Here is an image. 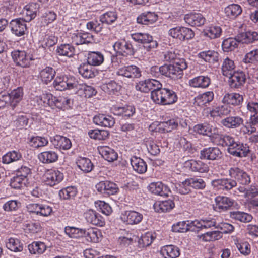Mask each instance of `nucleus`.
Instances as JSON below:
<instances>
[{
	"label": "nucleus",
	"instance_id": "1",
	"mask_svg": "<svg viewBox=\"0 0 258 258\" xmlns=\"http://www.w3.org/2000/svg\"><path fill=\"white\" fill-rule=\"evenodd\" d=\"M219 144L222 146H227L228 153L235 157H244L247 156L250 150L249 146L245 143L236 141L235 139L230 135H221Z\"/></svg>",
	"mask_w": 258,
	"mask_h": 258
},
{
	"label": "nucleus",
	"instance_id": "2",
	"mask_svg": "<svg viewBox=\"0 0 258 258\" xmlns=\"http://www.w3.org/2000/svg\"><path fill=\"white\" fill-rule=\"evenodd\" d=\"M178 99L176 93L173 90L162 88L152 94V100L156 104L168 105L175 103Z\"/></svg>",
	"mask_w": 258,
	"mask_h": 258
},
{
	"label": "nucleus",
	"instance_id": "3",
	"mask_svg": "<svg viewBox=\"0 0 258 258\" xmlns=\"http://www.w3.org/2000/svg\"><path fill=\"white\" fill-rule=\"evenodd\" d=\"M77 85H78L77 79L71 76H57L53 82L54 87L56 90L59 91L75 89Z\"/></svg>",
	"mask_w": 258,
	"mask_h": 258
},
{
	"label": "nucleus",
	"instance_id": "4",
	"mask_svg": "<svg viewBox=\"0 0 258 258\" xmlns=\"http://www.w3.org/2000/svg\"><path fill=\"white\" fill-rule=\"evenodd\" d=\"M131 38L136 42L143 44H147L145 46L148 51H151L156 48L158 46V42L153 40V37L150 34L146 33L137 32L131 34Z\"/></svg>",
	"mask_w": 258,
	"mask_h": 258
},
{
	"label": "nucleus",
	"instance_id": "5",
	"mask_svg": "<svg viewBox=\"0 0 258 258\" xmlns=\"http://www.w3.org/2000/svg\"><path fill=\"white\" fill-rule=\"evenodd\" d=\"M11 56L16 64L22 68L29 67L33 60L32 55L24 50H14L11 52Z\"/></svg>",
	"mask_w": 258,
	"mask_h": 258
},
{
	"label": "nucleus",
	"instance_id": "6",
	"mask_svg": "<svg viewBox=\"0 0 258 258\" xmlns=\"http://www.w3.org/2000/svg\"><path fill=\"white\" fill-rule=\"evenodd\" d=\"M63 173L57 169H49L46 171L42 176V180L45 184L54 186L60 183L63 179Z\"/></svg>",
	"mask_w": 258,
	"mask_h": 258
},
{
	"label": "nucleus",
	"instance_id": "7",
	"mask_svg": "<svg viewBox=\"0 0 258 258\" xmlns=\"http://www.w3.org/2000/svg\"><path fill=\"white\" fill-rule=\"evenodd\" d=\"M26 208L28 212L42 217H48L53 212L52 207L45 204L30 203L27 205Z\"/></svg>",
	"mask_w": 258,
	"mask_h": 258
},
{
	"label": "nucleus",
	"instance_id": "8",
	"mask_svg": "<svg viewBox=\"0 0 258 258\" xmlns=\"http://www.w3.org/2000/svg\"><path fill=\"white\" fill-rule=\"evenodd\" d=\"M143 218L142 213L134 210L124 211L120 216V220L125 225H137L142 221Z\"/></svg>",
	"mask_w": 258,
	"mask_h": 258
},
{
	"label": "nucleus",
	"instance_id": "9",
	"mask_svg": "<svg viewBox=\"0 0 258 258\" xmlns=\"http://www.w3.org/2000/svg\"><path fill=\"white\" fill-rule=\"evenodd\" d=\"M113 47L115 51L122 56L133 55L135 53V49L132 43L124 39L118 40L114 44Z\"/></svg>",
	"mask_w": 258,
	"mask_h": 258
},
{
	"label": "nucleus",
	"instance_id": "10",
	"mask_svg": "<svg viewBox=\"0 0 258 258\" xmlns=\"http://www.w3.org/2000/svg\"><path fill=\"white\" fill-rule=\"evenodd\" d=\"M117 76L131 79L139 78L141 76V71L135 65H129L120 67L116 71Z\"/></svg>",
	"mask_w": 258,
	"mask_h": 258
},
{
	"label": "nucleus",
	"instance_id": "11",
	"mask_svg": "<svg viewBox=\"0 0 258 258\" xmlns=\"http://www.w3.org/2000/svg\"><path fill=\"white\" fill-rule=\"evenodd\" d=\"M72 43L76 45L92 43L94 42L93 36L87 32L76 31L70 34Z\"/></svg>",
	"mask_w": 258,
	"mask_h": 258
},
{
	"label": "nucleus",
	"instance_id": "12",
	"mask_svg": "<svg viewBox=\"0 0 258 258\" xmlns=\"http://www.w3.org/2000/svg\"><path fill=\"white\" fill-rule=\"evenodd\" d=\"M211 184L215 190L221 191L229 190L237 185V182L230 178H223L212 181Z\"/></svg>",
	"mask_w": 258,
	"mask_h": 258
},
{
	"label": "nucleus",
	"instance_id": "13",
	"mask_svg": "<svg viewBox=\"0 0 258 258\" xmlns=\"http://www.w3.org/2000/svg\"><path fill=\"white\" fill-rule=\"evenodd\" d=\"M187 67L185 59L177 60L175 63L170 64V78L174 80L181 78L183 75V70L186 69Z\"/></svg>",
	"mask_w": 258,
	"mask_h": 258
},
{
	"label": "nucleus",
	"instance_id": "14",
	"mask_svg": "<svg viewBox=\"0 0 258 258\" xmlns=\"http://www.w3.org/2000/svg\"><path fill=\"white\" fill-rule=\"evenodd\" d=\"M27 22L23 18H17L11 20L10 27L13 34L16 36H23L27 30Z\"/></svg>",
	"mask_w": 258,
	"mask_h": 258
},
{
	"label": "nucleus",
	"instance_id": "15",
	"mask_svg": "<svg viewBox=\"0 0 258 258\" xmlns=\"http://www.w3.org/2000/svg\"><path fill=\"white\" fill-rule=\"evenodd\" d=\"M96 190L100 193L107 195L116 194L118 191L117 185L109 181H101L95 185Z\"/></svg>",
	"mask_w": 258,
	"mask_h": 258
},
{
	"label": "nucleus",
	"instance_id": "16",
	"mask_svg": "<svg viewBox=\"0 0 258 258\" xmlns=\"http://www.w3.org/2000/svg\"><path fill=\"white\" fill-rule=\"evenodd\" d=\"M228 77H229V84L231 88H240L246 81V75L242 71H235Z\"/></svg>",
	"mask_w": 258,
	"mask_h": 258
},
{
	"label": "nucleus",
	"instance_id": "17",
	"mask_svg": "<svg viewBox=\"0 0 258 258\" xmlns=\"http://www.w3.org/2000/svg\"><path fill=\"white\" fill-rule=\"evenodd\" d=\"M215 204L214 205V209L218 212H221L229 209L234 205V201L230 198L218 196L215 199Z\"/></svg>",
	"mask_w": 258,
	"mask_h": 258
},
{
	"label": "nucleus",
	"instance_id": "18",
	"mask_svg": "<svg viewBox=\"0 0 258 258\" xmlns=\"http://www.w3.org/2000/svg\"><path fill=\"white\" fill-rule=\"evenodd\" d=\"M50 142L55 148L59 150H67L72 147V143L69 138L59 135L51 137Z\"/></svg>",
	"mask_w": 258,
	"mask_h": 258
},
{
	"label": "nucleus",
	"instance_id": "19",
	"mask_svg": "<svg viewBox=\"0 0 258 258\" xmlns=\"http://www.w3.org/2000/svg\"><path fill=\"white\" fill-rule=\"evenodd\" d=\"M221 152L217 147H208L204 148L200 151L201 159L215 160L220 158Z\"/></svg>",
	"mask_w": 258,
	"mask_h": 258
},
{
	"label": "nucleus",
	"instance_id": "20",
	"mask_svg": "<svg viewBox=\"0 0 258 258\" xmlns=\"http://www.w3.org/2000/svg\"><path fill=\"white\" fill-rule=\"evenodd\" d=\"M110 110L115 115L129 117L135 114L136 109L133 105H127L124 106L114 105L111 107Z\"/></svg>",
	"mask_w": 258,
	"mask_h": 258
},
{
	"label": "nucleus",
	"instance_id": "21",
	"mask_svg": "<svg viewBox=\"0 0 258 258\" xmlns=\"http://www.w3.org/2000/svg\"><path fill=\"white\" fill-rule=\"evenodd\" d=\"M185 22L191 26H201L206 21L203 16L198 13H190L185 15L184 17Z\"/></svg>",
	"mask_w": 258,
	"mask_h": 258
},
{
	"label": "nucleus",
	"instance_id": "22",
	"mask_svg": "<svg viewBox=\"0 0 258 258\" xmlns=\"http://www.w3.org/2000/svg\"><path fill=\"white\" fill-rule=\"evenodd\" d=\"M93 122L99 126L111 127L115 123L113 117L106 114H98L93 117Z\"/></svg>",
	"mask_w": 258,
	"mask_h": 258
},
{
	"label": "nucleus",
	"instance_id": "23",
	"mask_svg": "<svg viewBox=\"0 0 258 258\" xmlns=\"http://www.w3.org/2000/svg\"><path fill=\"white\" fill-rule=\"evenodd\" d=\"M148 189L151 193L160 196H167L170 192L169 187L161 182L150 183Z\"/></svg>",
	"mask_w": 258,
	"mask_h": 258
},
{
	"label": "nucleus",
	"instance_id": "24",
	"mask_svg": "<svg viewBox=\"0 0 258 258\" xmlns=\"http://www.w3.org/2000/svg\"><path fill=\"white\" fill-rule=\"evenodd\" d=\"M210 83V78L207 76L202 75L194 77L188 81L189 86L195 88H206Z\"/></svg>",
	"mask_w": 258,
	"mask_h": 258
},
{
	"label": "nucleus",
	"instance_id": "25",
	"mask_svg": "<svg viewBox=\"0 0 258 258\" xmlns=\"http://www.w3.org/2000/svg\"><path fill=\"white\" fill-rule=\"evenodd\" d=\"M194 130L197 133L203 135L211 136L212 135H215L219 136V137H220V136L217 134V130L208 123H205L197 124L194 126Z\"/></svg>",
	"mask_w": 258,
	"mask_h": 258
},
{
	"label": "nucleus",
	"instance_id": "26",
	"mask_svg": "<svg viewBox=\"0 0 258 258\" xmlns=\"http://www.w3.org/2000/svg\"><path fill=\"white\" fill-rule=\"evenodd\" d=\"M219 53L213 50L201 51L198 53L197 57L210 64H214L219 60Z\"/></svg>",
	"mask_w": 258,
	"mask_h": 258
},
{
	"label": "nucleus",
	"instance_id": "27",
	"mask_svg": "<svg viewBox=\"0 0 258 258\" xmlns=\"http://www.w3.org/2000/svg\"><path fill=\"white\" fill-rule=\"evenodd\" d=\"M130 163L133 170L137 173L143 174L146 172L147 165L142 158L133 156L130 158Z\"/></svg>",
	"mask_w": 258,
	"mask_h": 258
},
{
	"label": "nucleus",
	"instance_id": "28",
	"mask_svg": "<svg viewBox=\"0 0 258 258\" xmlns=\"http://www.w3.org/2000/svg\"><path fill=\"white\" fill-rule=\"evenodd\" d=\"M84 217L87 221L93 225L102 226L104 221L101 216L92 210H88L84 213Z\"/></svg>",
	"mask_w": 258,
	"mask_h": 258
},
{
	"label": "nucleus",
	"instance_id": "29",
	"mask_svg": "<svg viewBox=\"0 0 258 258\" xmlns=\"http://www.w3.org/2000/svg\"><path fill=\"white\" fill-rule=\"evenodd\" d=\"M160 253L163 258H177L180 254L179 248L173 245L162 246Z\"/></svg>",
	"mask_w": 258,
	"mask_h": 258
},
{
	"label": "nucleus",
	"instance_id": "30",
	"mask_svg": "<svg viewBox=\"0 0 258 258\" xmlns=\"http://www.w3.org/2000/svg\"><path fill=\"white\" fill-rule=\"evenodd\" d=\"M243 101V95L238 93H226L224 95L222 102L233 106H238Z\"/></svg>",
	"mask_w": 258,
	"mask_h": 258
},
{
	"label": "nucleus",
	"instance_id": "31",
	"mask_svg": "<svg viewBox=\"0 0 258 258\" xmlns=\"http://www.w3.org/2000/svg\"><path fill=\"white\" fill-rule=\"evenodd\" d=\"M158 15L155 12H145L137 18V23L142 25L152 24L158 20Z\"/></svg>",
	"mask_w": 258,
	"mask_h": 258
},
{
	"label": "nucleus",
	"instance_id": "32",
	"mask_svg": "<svg viewBox=\"0 0 258 258\" xmlns=\"http://www.w3.org/2000/svg\"><path fill=\"white\" fill-rule=\"evenodd\" d=\"M186 166L192 171L200 173H207L209 171V166L201 161L191 160L185 163Z\"/></svg>",
	"mask_w": 258,
	"mask_h": 258
},
{
	"label": "nucleus",
	"instance_id": "33",
	"mask_svg": "<svg viewBox=\"0 0 258 258\" xmlns=\"http://www.w3.org/2000/svg\"><path fill=\"white\" fill-rule=\"evenodd\" d=\"M243 119L238 116H230L221 120L222 124L228 128H236L243 124Z\"/></svg>",
	"mask_w": 258,
	"mask_h": 258
},
{
	"label": "nucleus",
	"instance_id": "34",
	"mask_svg": "<svg viewBox=\"0 0 258 258\" xmlns=\"http://www.w3.org/2000/svg\"><path fill=\"white\" fill-rule=\"evenodd\" d=\"M98 149L102 157L108 162H113L117 159V153L108 146H100Z\"/></svg>",
	"mask_w": 258,
	"mask_h": 258
},
{
	"label": "nucleus",
	"instance_id": "35",
	"mask_svg": "<svg viewBox=\"0 0 258 258\" xmlns=\"http://www.w3.org/2000/svg\"><path fill=\"white\" fill-rule=\"evenodd\" d=\"M175 206L174 202L171 200L159 201L154 204V209L156 212H167L172 210Z\"/></svg>",
	"mask_w": 258,
	"mask_h": 258
},
{
	"label": "nucleus",
	"instance_id": "36",
	"mask_svg": "<svg viewBox=\"0 0 258 258\" xmlns=\"http://www.w3.org/2000/svg\"><path fill=\"white\" fill-rule=\"evenodd\" d=\"M242 12L240 6L235 4L229 5L224 9L225 16L230 19H234L240 15Z\"/></svg>",
	"mask_w": 258,
	"mask_h": 258
},
{
	"label": "nucleus",
	"instance_id": "37",
	"mask_svg": "<svg viewBox=\"0 0 258 258\" xmlns=\"http://www.w3.org/2000/svg\"><path fill=\"white\" fill-rule=\"evenodd\" d=\"M8 94L10 95L11 107L12 109H14L23 98L24 94L23 89L21 87H18L17 89L12 91L10 93H8Z\"/></svg>",
	"mask_w": 258,
	"mask_h": 258
},
{
	"label": "nucleus",
	"instance_id": "38",
	"mask_svg": "<svg viewBox=\"0 0 258 258\" xmlns=\"http://www.w3.org/2000/svg\"><path fill=\"white\" fill-rule=\"evenodd\" d=\"M58 158L57 153L52 150L42 152L38 155L39 160L45 164H50L55 162L58 160Z\"/></svg>",
	"mask_w": 258,
	"mask_h": 258
},
{
	"label": "nucleus",
	"instance_id": "39",
	"mask_svg": "<svg viewBox=\"0 0 258 258\" xmlns=\"http://www.w3.org/2000/svg\"><path fill=\"white\" fill-rule=\"evenodd\" d=\"M38 10V4L31 3L25 6L23 14L24 15L23 18L26 22H29L34 19L36 16Z\"/></svg>",
	"mask_w": 258,
	"mask_h": 258
},
{
	"label": "nucleus",
	"instance_id": "40",
	"mask_svg": "<svg viewBox=\"0 0 258 258\" xmlns=\"http://www.w3.org/2000/svg\"><path fill=\"white\" fill-rule=\"evenodd\" d=\"M204 35L211 39L219 38L221 35L222 29L218 25H212L206 27L203 31Z\"/></svg>",
	"mask_w": 258,
	"mask_h": 258
},
{
	"label": "nucleus",
	"instance_id": "41",
	"mask_svg": "<svg viewBox=\"0 0 258 258\" xmlns=\"http://www.w3.org/2000/svg\"><path fill=\"white\" fill-rule=\"evenodd\" d=\"M237 38L239 42L249 44L258 40V33L255 31H247L239 34Z\"/></svg>",
	"mask_w": 258,
	"mask_h": 258
},
{
	"label": "nucleus",
	"instance_id": "42",
	"mask_svg": "<svg viewBox=\"0 0 258 258\" xmlns=\"http://www.w3.org/2000/svg\"><path fill=\"white\" fill-rule=\"evenodd\" d=\"M235 68L234 61L227 57L223 60L221 66L222 74L226 77L229 76L235 71Z\"/></svg>",
	"mask_w": 258,
	"mask_h": 258
},
{
	"label": "nucleus",
	"instance_id": "43",
	"mask_svg": "<svg viewBox=\"0 0 258 258\" xmlns=\"http://www.w3.org/2000/svg\"><path fill=\"white\" fill-rule=\"evenodd\" d=\"M55 75V71L54 69L50 67H46L40 71L39 77L44 83L47 84L52 81Z\"/></svg>",
	"mask_w": 258,
	"mask_h": 258
},
{
	"label": "nucleus",
	"instance_id": "44",
	"mask_svg": "<svg viewBox=\"0 0 258 258\" xmlns=\"http://www.w3.org/2000/svg\"><path fill=\"white\" fill-rule=\"evenodd\" d=\"M231 108L228 104L224 103L223 105H219L210 111L211 116L215 117L221 115H227L230 113Z\"/></svg>",
	"mask_w": 258,
	"mask_h": 258
},
{
	"label": "nucleus",
	"instance_id": "45",
	"mask_svg": "<svg viewBox=\"0 0 258 258\" xmlns=\"http://www.w3.org/2000/svg\"><path fill=\"white\" fill-rule=\"evenodd\" d=\"M191 221H181L172 226V231L175 232H185L187 231H196L195 226L191 223Z\"/></svg>",
	"mask_w": 258,
	"mask_h": 258
},
{
	"label": "nucleus",
	"instance_id": "46",
	"mask_svg": "<svg viewBox=\"0 0 258 258\" xmlns=\"http://www.w3.org/2000/svg\"><path fill=\"white\" fill-rule=\"evenodd\" d=\"M40 48L46 49L53 46L57 42V38L52 33H47L40 39Z\"/></svg>",
	"mask_w": 258,
	"mask_h": 258
},
{
	"label": "nucleus",
	"instance_id": "47",
	"mask_svg": "<svg viewBox=\"0 0 258 258\" xmlns=\"http://www.w3.org/2000/svg\"><path fill=\"white\" fill-rule=\"evenodd\" d=\"M191 223L192 225L195 226V228L196 230L202 229L210 228L212 227H217L216 223L214 219H202L200 221L195 220L191 221Z\"/></svg>",
	"mask_w": 258,
	"mask_h": 258
},
{
	"label": "nucleus",
	"instance_id": "48",
	"mask_svg": "<svg viewBox=\"0 0 258 258\" xmlns=\"http://www.w3.org/2000/svg\"><path fill=\"white\" fill-rule=\"evenodd\" d=\"M87 240L94 243L98 242L102 236L101 231L97 228L85 229L84 236Z\"/></svg>",
	"mask_w": 258,
	"mask_h": 258
},
{
	"label": "nucleus",
	"instance_id": "49",
	"mask_svg": "<svg viewBox=\"0 0 258 258\" xmlns=\"http://www.w3.org/2000/svg\"><path fill=\"white\" fill-rule=\"evenodd\" d=\"M87 62L92 66H98L104 61V56L99 52H90L87 56Z\"/></svg>",
	"mask_w": 258,
	"mask_h": 258
},
{
	"label": "nucleus",
	"instance_id": "50",
	"mask_svg": "<svg viewBox=\"0 0 258 258\" xmlns=\"http://www.w3.org/2000/svg\"><path fill=\"white\" fill-rule=\"evenodd\" d=\"M78 71L84 78H92L95 76L94 69L88 62L81 64L78 68Z\"/></svg>",
	"mask_w": 258,
	"mask_h": 258
},
{
	"label": "nucleus",
	"instance_id": "51",
	"mask_svg": "<svg viewBox=\"0 0 258 258\" xmlns=\"http://www.w3.org/2000/svg\"><path fill=\"white\" fill-rule=\"evenodd\" d=\"M6 246L8 249L15 252H21L23 249V243L17 238H9L6 242Z\"/></svg>",
	"mask_w": 258,
	"mask_h": 258
},
{
	"label": "nucleus",
	"instance_id": "52",
	"mask_svg": "<svg viewBox=\"0 0 258 258\" xmlns=\"http://www.w3.org/2000/svg\"><path fill=\"white\" fill-rule=\"evenodd\" d=\"M52 107L54 106L58 108H67L70 107L71 104V100L68 97L53 96Z\"/></svg>",
	"mask_w": 258,
	"mask_h": 258
},
{
	"label": "nucleus",
	"instance_id": "53",
	"mask_svg": "<svg viewBox=\"0 0 258 258\" xmlns=\"http://www.w3.org/2000/svg\"><path fill=\"white\" fill-rule=\"evenodd\" d=\"M56 53L59 56L70 58L75 54V48L68 44H62L57 47Z\"/></svg>",
	"mask_w": 258,
	"mask_h": 258
},
{
	"label": "nucleus",
	"instance_id": "54",
	"mask_svg": "<svg viewBox=\"0 0 258 258\" xmlns=\"http://www.w3.org/2000/svg\"><path fill=\"white\" fill-rule=\"evenodd\" d=\"M22 158V155L19 151L13 150L9 151L2 157V162L4 164L19 161Z\"/></svg>",
	"mask_w": 258,
	"mask_h": 258
},
{
	"label": "nucleus",
	"instance_id": "55",
	"mask_svg": "<svg viewBox=\"0 0 258 258\" xmlns=\"http://www.w3.org/2000/svg\"><path fill=\"white\" fill-rule=\"evenodd\" d=\"M65 234L70 238H79L84 236L85 229L78 228L73 226H66Z\"/></svg>",
	"mask_w": 258,
	"mask_h": 258
},
{
	"label": "nucleus",
	"instance_id": "56",
	"mask_svg": "<svg viewBox=\"0 0 258 258\" xmlns=\"http://www.w3.org/2000/svg\"><path fill=\"white\" fill-rule=\"evenodd\" d=\"M214 98L212 91H207L199 95L195 98V103L200 106H202L211 102Z\"/></svg>",
	"mask_w": 258,
	"mask_h": 258
},
{
	"label": "nucleus",
	"instance_id": "57",
	"mask_svg": "<svg viewBox=\"0 0 258 258\" xmlns=\"http://www.w3.org/2000/svg\"><path fill=\"white\" fill-rule=\"evenodd\" d=\"M229 216L233 219L244 223L249 222L252 219V217L251 215L238 211L230 212Z\"/></svg>",
	"mask_w": 258,
	"mask_h": 258
},
{
	"label": "nucleus",
	"instance_id": "58",
	"mask_svg": "<svg viewBox=\"0 0 258 258\" xmlns=\"http://www.w3.org/2000/svg\"><path fill=\"white\" fill-rule=\"evenodd\" d=\"M29 252L33 254H41L46 249V246L44 242L34 241L28 245Z\"/></svg>",
	"mask_w": 258,
	"mask_h": 258
},
{
	"label": "nucleus",
	"instance_id": "59",
	"mask_svg": "<svg viewBox=\"0 0 258 258\" xmlns=\"http://www.w3.org/2000/svg\"><path fill=\"white\" fill-rule=\"evenodd\" d=\"M78 168L85 173L91 172L93 168V165L91 160L85 157H80L77 161Z\"/></svg>",
	"mask_w": 258,
	"mask_h": 258
},
{
	"label": "nucleus",
	"instance_id": "60",
	"mask_svg": "<svg viewBox=\"0 0 258 258\" xmlns=\"http://www.w3.org/2000/svg\"><path fill=\"white\" fill-rule=\"evenodd\" d=\"M102 90L110 95L116 94L121 89L120 85L114 81H111L103 84L102 86Z\"/></svg>",
	"mask_w": 258,
	"mask_h": 258
},
{
	"label": "nucleus",
	"instance_id": "61",
	"mask_svg": "<svg viewBox=\"0 0 258 258\" xmlns=\"http://www.w3.org/2000/svg\"><path fill=\"white\" fill-rule=\"evenodd\" d=\"M174 190L181 195L188 194L191 190L189 178L185 179L182 182H179L174 184Z\"/></svg>",
	"mask_w": 258,
	"mask_h": 258
},
{
	"label": "nucleus",
	"instance_id": "62",
	"mask_svg": "<svg viewBox=\"0 0 258 258\" xmlns=\"http://www.w3.org/2000/svg\"><path fill=\"white\" fill-rule=\"evenodd\" d=\"M90 138L98 140H105L109 136L108 131L105 130H90L88 132Z\"/></svg>",
	"mask_w": 258,
	"mask_h": 258
},
{
	"label": "nucleus",
	"instance_id": "63",
	"mask_svg": "<svg viewBox=\"0 0 258 258\" xmlns=\"http://www.w3.org/2000/svg\"><path fill=\"white\" fill-rule=\"evenodd\" d=\"M178 118H172L167 121L160 122L159 129H162L165 132H171L172 130L176 128L178 126Z\"/></svg>",
	"mask_w": 258,
	"mask_h": 258
},
{
	"label": "nucleus",
	"instance_id": "64",
	"mask_svg": "<svg viewBox=\"0 0 258 258\" xmlns=\"http://www.w3.org/2000/svg\"><path fill=\"white\" fill-rule=\"evenodd\" d=\"M35 100L40 106H50L52 107L53 95L50 93L43 94L39 96H37Z\"/></svg>",
	"mask_w": 258,
	"mask_h": 258
}]
</instances>
